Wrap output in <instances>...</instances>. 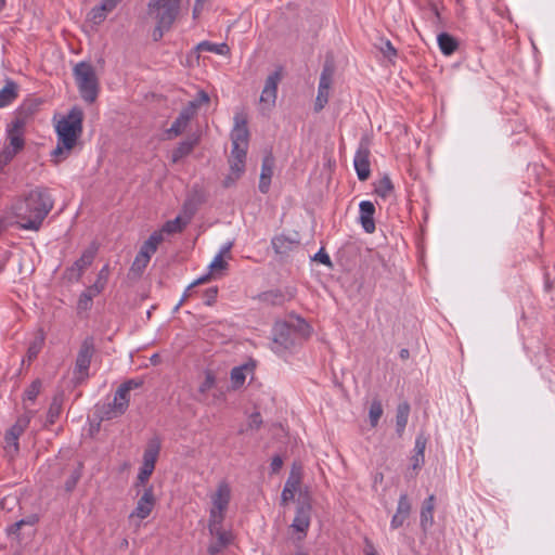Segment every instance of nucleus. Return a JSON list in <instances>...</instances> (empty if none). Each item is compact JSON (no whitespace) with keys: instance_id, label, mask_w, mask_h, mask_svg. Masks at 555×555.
<instances>
[{"instance_id":"nucleus-1","label":"nucleus","mask_w":555,"mask_h":555,"mask_svg":"<svg viewBox=\"0 0 555 555\" xmlns=\"http://www.w3.org/2000/svg\"><path fill=\"white\" fill-rule=\"evenodd\" d=\"M53 208V198L46 189L37 188L13 206L21 229L38 231Z\"/></svg>"},{"instance_id":"nucleus-2","label":"nucleus","mask_w":555,"mask_h":555,"mask_svg":"<svg viewBox=\"0 0 555 555\" xmlns=\"http://www.w3.org/2000/svg\"><path fill=\"white\" fill-rule=\"evenodd\" d=\"M83 112L80 107L74 106L63 116L55 126L57 134L56 147L52 151L51 156L55 164H60L66 159L70 151L75 147L77 140L82 133Z\"/></svg>"},{"instance_id":"nucleus-3","label":"nucleus","mask_w":555,"mask_h":555,"mask_svg":"<svg viewBox=\"0 0 555 555\" xmlns=\"http://www.w3.org/2000/svg\"><path fill=\"white\" fill-rule=\"evenodd\" d=\"M73 73L82 100L90 104L95 102L99 94V79L94 67L88 62H79Z\"/></svg>"},{"instance_id":"nucleus-4","label":"nucleus","mask_w":555,"mask_h":555,"mask_svg":"<svg viewBox=\"0 0 555 555\" xmlns=\"http://www.w3.org/2000/svg\"><path fill=\"white\" fill-rule=\"evenodd\" d=\"M94 353L95 339L93 336H87L81 341L76 356L72 379L74 386H79L89 378V369Z\"/></svg>"},{"instance_id":"nucleus-5","label":"nucleus","mask_w":555,"mask_h":555,"mask_svg":"<svg viewBox=\"0 0 555 555\" xmlns=\"http://www.w3.org/2000/svg\"><path fill=\"white\" fill-rule=\"evenodd\" d=\"M181 0H151L147 4V14L156 23L172 26L179 11Z\"/></svg>"},{"instance_id":"nucleus-6","label":"nucleus","mask_w":555,"mask_h":555,"mask_svg":"<svg viewBox=\"0 0 555 555\" xmlns=\"http://www.w3.org/2000/svg\"><path fill=\"white\" fill-rule=\"evenodd\" d=\"M211 508L208 522L222 524L231 501V488L227 481L218 483L216 491L210 496Z\"/></svg>"},{"instance_id":"nucleus-7","label":"nucleus","mask_w":555,"mask_h":555,"mask_svg":"<svg viewBox=\"0 0 555 555\" xmlns=\"http://www.w3.org/2000/svg\"><path fill=\"white\" fill-rule=\"evenodd\" d=\"M283 77V68L278 67L273 73H271L264 82V87L261 91L260 103L267 109H271L274 107L276 98H278V86Z\"/></svg>"},{"instance_id":"nucleus-8","label":"nucleus","mask_w":555,"mask_h":555,"mask_svg":"<svg viewBox=\"0 0 555 555\" xmlns=\"http://www.w3.org/2000/svg\"><path fill=\"white\" fill-rule=\"evenodd\" d=\"M248 147L233 146L229 157L231 176L227 177L223 184L225 188L231 186L245 171V160Z\"/></svg>"},{"instance_id":"nucleus-9","label":"nucleus","mask_w":555,"mask_h":555,"mask_svg":"<svg viewBox=\"0 0 555 555\" xmlns=\"http://www.w3.org/2000/svg\"><path fill=\"white\" fill-rule=\"evenodd\" d=\"M98 253V245L92 243L88 248L83 250L79 259H77L74 264L65 271V274L69 281L78 282L82 276L85 270L89 268Z\"/></svg>"},{"instance_id":"nucleus-10","label":"nucleus","mask_w":555,"mask_h":555,"mask_svg":"<svg viewBox=\"0 0 555 555\" xmlns=\"http://www.w3.org/2000/svg\"><path fill=\"white\" fill-rule=\"evenodd\" d=\"M208 529L216 540L208 545L207 552L209 555H217L231 543L232 533L224 530L222 524L208 522Z\"/></svg>"},{"instance_id":"nucleus-11","label":"nucleus","mask_w":555,"mask_h":555,"mask_svg":"<svg viewBox=\"0 0 555 555\" xmlns=\"http://www.w3.org/2000/svg\"><path fill=\"white\" fill-rule=\"evenodd\" d=\"M333 80V69L330 66H325L321 73L318 95L314 102V112H321L328 102L330 90Z\"/></svg>"},{"instance_id":"nucleus-12","label":"nucleus","mask_w":555,"mask_h":555,"mask_svg":"<svg viewBox=\"0 0 555 555\" xmlns=\"http://www.w3.org/2000/svg\"><path fill=\"white\" fill-rule=\"evenodd\" d=\"M156 505V498L154 495V488L153 486H149L144 488L143 494L140 496V499L137 502V506L130 513V518H139V519H145L149 517L154 509Z\"/></svg>"},{"instance_id":"nucleus-13","label":"nucleus","mask_w":555,"mask_h":555,"mask_svg":"<svg viewBox=\"0 0 555 555\" xmlns=\"http://www.w3.org/2000/svg\"><path fill=\"white\" fill-rule=\"evenodd\" d=\"M353 165L360 181H365L370 178L371 164L367 142L361 141L354 155Z\"/></svg>"},{"instance_id":"nucleus-14","label":"nucleus","mask_w":555,"mask_h":555,"mask_svg":"<svg viewBox=\"0 0 555 555\" xmlns=\"http://www.w3.org/2000/svg\"><path fill=\"white\" fill-rule=\"evenodd\" d=\"M198 108L197 102H189L185 107L179 113V116L172 122L171 127L167 130L168 138L180 135L186 128L189 121L195 115Z\"/></svg>"},{"instance_id":"nucleus-15","label":"nucleus","mask_w":555,"mask_h":555,"mask_svg":"<svg viewBox=\"0 0 555 555\" xmlns=\"http://www.w3.org/2000/svg\"><path fill=\"white\" fill-rule=\"evenodd\" d=\"M31 414L25 413L17 417L15 424L7 431L5 442L14 452H18V438L24 434L30 423Z\"/></svg>"},{"instance_id":"nucleus-16","label":"nucleus","mask_w":555,"mask_h":555,"mask_svg":"<svg viewBox=\"0 0 555 555\" xmlns=\"http://www.w3.org/2000/svg\"><path fill=\"white\" fill-rule=\"evenodd\" d=\"M37 109L38 104L36 103L30 102L22 104L15 112L14 118L9 125V128L24 132L26 125L33 119Z\"/></svg>"},{"instance_id":"nucleus-17","label":"nucleus","mask_w":555,"mask_h":555,"mask_svg":"<svg viewBox=\"0 0 555 555\" xmlns=\"http://www.w3.org/2000/svg\"><path fill=\"white\" fill-rule=\"evenodd\" d=\"M231 141L233 146L248 147L249 131L247 128L246 117L236 114L234 117V128L231 131Z\"/></svg>"},{"instance_id":"nucleus-18","label":"nucleus","mask_w":555,"mask_h":555,"mask_svg":"<svg viewBox=\"0 0 555 555\" xmlns=\"http://www.w3.org/2000/svg\"><path fill=\"white\" fill-rule=\"evenodd\" d=\"M122 0H102L100 5L91 9L89 20L99 25L106 18L107 13L112 12Z\"/></svg>"},{"instance_id":"nucleus-19","label":"nucleus","mask_w":555,"mask_h":555,"mask_svg":"<svg viewBox=\"0 0 555 555\" xmlns=\"http://www.w3.org/2000/svg\"><path fill=\"white\" fill-rule=\"evenodd\" d=\"M360 208V222L363 230L366 233H373L375 231V206L370 201H362L359 205Z\"/></svg>"},{"instance_id":"nucleus-20","label":"nucleus","mask_w":555,"mask_h":555,"mask_svg":"<svg viewBox=\"0 0 555 555\" xmlns=\"http://www.w3.org/2000/svg\"><path fill=\"white\" fill-rule=\"evenodd\" d=\"M411 513V503L408 494L403 493L400 495L396 514L392 516L390 526L392 529H398L408 519Z\"/></svg>"},{"instance_id":"nucleus-21","label":"nucleus","mask_w":555,"mask_h":555,"mask_svg":"<svg viewBox=\"0 0 555 555\" xmlns=\"http://www.w3.org/2000/svg\"><path fill=\"white\" fill-rule=\"evenodd\" d=\"M274 168V157L268 154L262 159L261 173L259 180V191L263 194L268 193L270 189L271 178Z\"/></svg>"},{"instance_id":"nucleus-22","label":"nucleus","mask_w":555,"mask_h":555,"mask_svg":"<svg viewBox=\"0 0 555 555\" xmlns=\"http://www.w3.org/2000/svg\"><path fill=\"white\" fill-rule=\"evenodd\" d=\"M199 137L193 134L189 137L186 140L179 143V145L171 153L172 163H178L185 156L190 155L194 147L198 144Z\"/></svg>"},{"instance_id":"nucleus-23","label":"nucleus","mask_w":555,"mask_h":555,"mask_svg":"<svg viewBox=\"0 0 555 555\" xmlns=\"http://www.w3.org/2000/svg\"><path fill=\"white\" fill-rule=\"evenodd\" d=\"M310 505H300L297 507L296 515L292 522V528L297 532L306 533L310 526Z\"/></svg>"},{"instance_id":"nucleus-24","label":"nucleus","mask_w":555,"mask_h":555,"mask_svg":"<svg viewBox=\"0 0 555 555\" xmlns=\"http://www.w3.org/2000/svg\"><path fill=\"white\" fill-rule=\"evenodd\" d=\"M300 475L299 473H295V470H292L289 477L287 478L284 489L282 491L281 501L282 504H287L288 502L293 501L295 498V493L299 489L300 486Z\"/></svg>"},{"instance_id":"nucleus-25","label":"nucleus","mask_w":555,"mask_h":555,"mask_svg":"<svg viewBox=\"0 0 555 555\" xmlns=\"http://www.w3.org/2000/svg\"><path fill=\"white\" fill-rule=\"evenodd\" d=\"M295 331L286 324H281L275 327L274 343L279 344L285 349L294 346Z\"/></svg>"},{"instance_id":"nucleus-26","label":"nucleus","mask_w":555,"mask_h":555,"mask_svg":"<svg viewBox=\"0 0 555 555\" xmlns=\"http://www.w3.org/2000/svg\"><path fill=\"white\" fill-rule=\"evenodd\" d=\"M299 242L286 235H276L272 238L271 245L279 255H287L298 246Z\"/></svg>"},{"instance_id":"nucleus-27","label":"nucleus","mask_w":555,"mask_h":555,"mask_svg":"<svg viewBox=\"0 0 555 555\" xmlns=\"http://www.w3.org/2000/svg\"><path fill=\"white\" fill-rule=\"evenodd\" d=\"M435 501L436 498L431 494L423 503L421 509V527L424 530H427L434 524Z\"/></svg>"},{"instance_id":"nucleus-28","label":"nucleus","mask_w":555,"mask_h":555,"mask_svg":"<svg viewBox=\"0 0 555 555\" xmlns=\"http://www.w3.org/2000/svg\"><path fill=\"white\" fill-rule=\"evenodd\" d=\"M160 451V440L155 437L150 439L143 453V464L155 467Z\"/></svg>"},{"instance_id":"nucleus-29","label":"nucleus","mask_w":555,"mask_h":555,"mask_svg":"<svg viewBox=\"0 0 555 555\" xmlns=\"http://www.w3.org/2000/svg\"><path fill=\"white\" fill-rule=\"evenodd\" d=\"M437 40L439 49L444 55H452L459 48L457 40L448 33L439 34Z\"/></svg>"},{"instance_id":"nucleus-30","label":"nucleus","mask_w":555,"mask_h":555,"mask_svg":"<svg viewBox=\"0 0 555 555\" xmlns=\"http://www.w3.org/2000/svg\"><path fill=\"white\" fill-rule=\"evenodd\" d=\"M18 95L17 85L13 80H7L0 90V108L10 105Z\"/></svg>"},{"instance_id":"nucleus-31","label":"nucleus","mask_w":555,"mask_h":555,"mask_svg":"<svg viewBox=\"0 0 555 555\" xmlns=\"http://www.w3.org/2000/svg\"><path fill=\"white\" fill-rule=\"evenodd\" d=\"M410 414V404L404 401L398 404L397 414H396V430L399 436H401L405 429L408 424Z\"/></svg>"},{"instance_id":"nucleus-32","label":"nucleus","mask_w":555,"mask_h":555,"mask_svg":"<svg viewBox=\"0 0 555 555\" xmlns=\"http://www.w3.org/2000/svg\"><path fill=\"white\" fill-rule=\"evenodd\" d=\"M164 241L162 231L153 232L150 237L141 246L140 251H145L149 257L156 253L158 245Z\"/></svg>"},{"instance_id":"nucleus-33","label":"nucleus","mask_w":555,"mask_h":555,"mask_svg":"<svg viewBox=\"0 0 555 555\" xmlns=\"http://www.w3.org/2000/svg\"><path fill=\"white\" fill-rule=\"evenodd\" d=\"M197 51H206L212 52L219 55H228L230 53V48L227 43H214L210 41H202L196 46Z\"/></svg>"},{"instance_id":"nucleus-34","label":"nucleus","mask_w":555,"mask_h":555,"mask_svg":"<svg viewBox=\"0 0 555 555\" xmlns=\"http://www.w3.org/2000/svg\"><path fill=\"white\" fill-rule=\"evenodd\" d=\"M109 272L111 270L108 264H105L99 271L95 282L89 287L91 289V293L99 295L104 291L109 278Z\"/></svg>"},{"instance_id":"nucleus-35","label":"nucleus","mask_w":555,"mask_h":555,"mask_svg":"<svg viewBox=\"0 0 555 555\" xmlns=\"http://www.w3.org/2000/svg\"><path fill=\"white\" fill-rule=\"evenodd\" d=\"M129 402V396L126 392H124V390L117 388L114 395L113 402H111V404H113V406L116 409L118 413H121L124 415L128 410Z\"/></svg>"},{"instance_id":"nucleus-36","label":"nucleus","mask_w":555,"mask_h":555,"mask_svg":"<svg viewBox=\"0 0 555 555\" xmlns=\"http://www.w3.org/2000/svg\"><path fill=\"white\" fill-rule=\"evenodd\" d=\"M150 260H151V257H149L145 254V251H139L132 262L130 272L137 276H140L143 273V271L145 270V268L147 267Z\"/></svg>"},{"instance_id":"nucleus-37","label":"nucleus","mask_w":555,"mask_h":555,"mask_svg":"<svg viewBox=\"0 0 555 555\" xmlns=\"http://www.w3.org/2000/svg\"><path fill=\"white\" fill-rule=\"evenodd\" d=\"M189 220H182L180 216L176 217L173 220L167 221L162 228V234H175L180 233L186 227Z\"/></svg>"},{"instance_id":"nucleus-38","label":"nucleus","mask_w":555,"mask_h":555,"mask_svg":"<svg viewBox=\"0 0 555 555\" xmlns=\"http://www.w3.org/2000/svg\"><path fill=\"white\" fill-rule=\"evenodd\" d=\"M8 139L10 141L8 146H10L11 150H14L16 153L23 150L25 145L23 131L13 130L8 127Z\"/></svg>"},{"instance_id":"nucleus-39","label":"nucleus","mask_w":555,"mask_h":555,"mask_svg":"<svg viewBox=\"0 0 555 555\" xmlns=\"http://www.w3.org/2000/svg\"><path fill=\"white\" fill-rule=\"evenodd\" d=\"M246 370H247L246 365L235 366L232 369L231 374H230V379H231L232 387L234 389L240 388L245 383V379H246L245 371Z\"/></svg>"},{"instance_id":"nucleus-40","label":"nucleus","mask_w":555,"mask_h":555,"mask_svg":"<svg viewBox=\"0 0 555 555\" xmlns=\"http://www.w3.org/2000/svg\"><path fill=\"white\" fill-rule=\"evenodd\" d=\"M393 185L388 176H384L375 186V192L378 196L386 198L392 192Z\"/></svg>"},{"instance_id":"nucleus-41","label":"nucleus","mask_w":555,"mask_h":555,"mask_svg":"<svg viewBox=\"0 0 555 555\" xmlns=\"http://www.w3.org/2000/svg\"><path fill=\"white\" fill-rule=\"evenodd\" d=\"M383 415V405L378 399H374L371 403L369 417L372 427H376L379 418Z\"/></svg>"},{"instance_id":"nucleus-42","label":"nucleus","mask_w":555,"mask_h":555,"mask_svg":"<svg viewBox=\"0 0 555 555\" xmlns=\"http://www.w3.org/2000/svg\"><path fill=\"white\" fill-rule=\"evenodd\" d=\"M154 469H155V467L145 465L142 463V466L140 467V470H139V474H138V477H137V480H135L133 487L134 488L145 487L150 477L152 476Z\"/></svg>"},{"instance_id":"nucleus-43","label":"nucleus","mask_w":555,"mask_h":555,"mask_svg":"<svg viewBox=\"0 0 555 555\" xmlns=\"http://www.w3.org/2000/svg\"><path fill=\"white\" fill-rule=\"evenodd\" d=\"M121 413H118L116 409L111 403L103 404L99 409V417L101 421H111L121 416Z\"/></svg>"},{"instance_id":"nucleus-44","label":"nucleus","mask_w":555,"mask_h":555,"mask_svg":"<svg viewBox=\"0 0 555 555\" xmlns=\"http://www.w3.org/2000/svg\"><path fill=\"white\" fill-rule=\"evenodd\" d=\"M231 247H232V244L230 243L229 245L224 246L222 248V250L214 258V260L211 261V263L209 266L211 271H218V270L225 269L227 262L223 259V254L229 253Z\"/></svg>"},{"instance_id":"nucleus-45","label":"nucleus","mask_w":555,"mask_h":555,"mask_svg":"<svg viewBox=\"0 0 555 555\" xmlns=\"http://www.w3.org/2000/svg\"><path fill=\"white\" fill-rule=\"evenodd\" d=\"M96 296V294L91 293V289L88 288L86 292H83L78 299L77 302V309L79 311H86L89 310L92 307V299Z\"/></svg>"},{"instance_id":"nucleus-46","label":"nucleus","mask_w":555,"mask_h":555,"mask_svg":"<svg viewBox=\"0 0 555 555\" xmlns=\"http://www.w3.org/2000/svg\"><path fill=\"white\" fill-rule=\"evenodd\" d=\"M42 346H43V337L36 338L29 345V347L27 349V354H26V359H27L28 363H30L31 361H34L37 358V356L39 354V352L42 349Z\"/></svg>"},{"instance_id":"nucleus-47","label":"nucleus","mask_w":555,"mask_h":555,"mask_svg":"<svg viewBox=\"0 0 555 555\" xmlns=\"http://www.w3.org/2000/svg\"><path fill=\"white\" fill-rule=\"evenodd\" d=\"M38 518L36 516H33L30 517L28 520L26 519H21L14 524H12L8 529H7V532L9 535L11 534H15V535H18L20 534V530L21 528L24 526V525H35L37 522Z\"/></svg>"},{"instance_id":"nucleus-48","label":"nucleus","mask_w":555,"mask_h":555,"mask_svg":"<svg viewBox=\"0 0 555 555\" xmlns=\"http://www.w3.org/2000/svg\"><path fill=\"white\" fill-rule=\"evenodd\" d=\"M41 390V380L35 379L25 390V399L34 401Z\"/></svg>"},{"instance_id":"nucleus-49","label":"nucleus","mask_w":555,"mask_h":555,"mask_svg":"<svg viewBox=\"0 0 555 555\" xmlns=\"http://www.w3.org/2000/svg\"><path fill=\"white\" fill-rule=\"evenodd\" d=\"M215 383H216L215 375L212 374V372L207 371L205 373L204 380L202 382V384L198 387V391L201 393H206L208 390H210L215 386Z\"/></svg>"},{"instance_id":"nucleus-50","label":"nucleus","mask_w":555,"mask_h":555,"mask_svg":"<svg viewBox=\"0 0 555 555\" xmlns=\"http://www.w3.org/2000/svg\"><path fill=\"white\" fill-rule=\"evenodd\" d=\"M17 153L11 150L10 146H5L0 152V171L14 158Z\"/></svg>"},{"instance_id":"nucleus-51","label":"nucleus","mask_w":555,"mask_h":555,"mask_svg":"<svg viewBox=\"0 0 555 555\" xmlns=\"http://www.w3.org/2000/svg\"><path fill=\"white\" fill-rule=\"evenodd\" d=\"M80 476H81L80 472L75 470V472H74V473H73V474L67 478V480L65 481V490H66L67 492H72V491L76 488V486H77V483H78V481H79V479H80Z\"/></svg>"},{"instance_id":"nucleus-52","label":"nucleus","mask_w":555,"mask_h":555,"mask_svg":"<svg viewBox=\"0 0 555 555\" xmlns=\"http://www.w3.org/2000/svg\"><path fill=\"white\" fill-rule=\"evenodd\" d=\"M262 298L264 301H269L273 305H282L284 302V296L274 292L264 293Z\"/></svg>"},{"instance_id":"nucleus-53","label":"nucleus","mask_w":555,"mask_h":555,"mask_svg":"<svg viewBox=\"0 0 555 555\" xmlns=\"http://www.w3.org/2000/svg\"><path fill=\"white\" fill-rule=\"evenodd\" d=\"M142 384V380L128 379L125 383H122L118 388L124 390V392H126L129 396L130 390L141 387Z\"/></svg>"},{"instance_id":"nucleus-54","label":"nucleus","mask_w":555,"mask_h":555,"mask_svg":"<svg viewBox=\"0 0 555 555\" xmlns=\"http://www.w3.org/2000/svg\"><path fill=\"white\" fill-rule=\"evenodd\" d=\"M218 288L217 287H210L206 289L204 294V302L206 306H212L217 299Z\"/></svg>"},{"instance_id":"nucleus-55","label":"nucleus","mask_w":555,"mask_h":555,"mask_svg":"<svg viewBox=\"0 0 555 555\" xmlns=\"http://www.w3.org/2000/svg\"><path fill=\"white\" fill-rule=\"evenodd\" d=\"M426 444H427V439L423 435L417 436L415 439V447H414L415 454L424 455Z\"/></svg>"},{"instance_id":"nucleus-56","label":"nucleus","mask_w":555,"mask_h":555,"mask_svg":"<svg viewBox=\"0 0 555 555\" xmlns=\"http://www.w3.org/2000/svg\"><path fill=\"white\" fill-rule=\"evenodd\" d=\"M262 424V417L259 412H255L249 416L248 427L250 429H259Z\"/></svg>"},{"instance_id":"nucleus-57","label":"nucleus","mask_w":555,"mask_h":555,"mask_svg":"<svg viewBox=\"0 0 555 555\" xmlns=\"http://www.w3.org/2000/svg\"><path fill=\"white\" fill-rule=\"evenodd\" d=\"M171 26H166V25H162V24H156L154 30H153V39L155 41H158L163 38L164 36V33L169 30Z\"/></svg>"},{"instance_id":"nucleus-58","label":"nucleus","mask_w":555,"mask_h":555,"mask_svg":"<svg viewBox=\"0 0 555 555\" xmlns=\"http://www.w3.org/2000/svg\"><path fill=\"white\" fill-rule=\"evenodd\" d=\"M383 54L387 57H393L397 55V50L393 48L390 41H385L384 47L380 48Z\"/></svg>"},{"instance_id":"nucleus-59","label":"nucleus","mask_w":555,"mask_h":555,"mask_svg":"<svg viewBox=\"0 0 555 555\" xmlns=\"http://www.w3.org/2000/svg\"><path fill=\"white\" fill-rule=\"evenodd\" d=\"M314 260L325 264V266H332V261L330 256L323 250L320 249L313 257Z\"/></svg>"},{"instance_id":"nucleus-60","label":"nucleus","mask_w":555,"mask_h":555,"mask_svg":"<svg viewBox=\"0 0 555 555\" xmlns=\"http://www.w3.org/2000/svg\"><path fill=\"white\" fill-rule=\"evenodd\" d=\"M60 412H61V405L57 404L56 402H53L50 408H49V411H48V417L50 420L51 423L54 422V420L56 417H59L60 415Z\"/></svg>"},{"instance_id":"nucleus-61","label":"nucleus","mask_w":555,"mask_h":555,"mask_svg":"<svg viewBox=\"0 0 555 555\" xmlns=\"http://www.w3.org/2000/svg\"><path fill=\"white\" fill-rule=\"evenodd\" d=\"M282 465H283V460L280 455H275L272 457L271 465H270L272 473H278L282 468Z\"/></svg>"},{"instance_id":"nucleus-62","label":"nucleus","mask_w":555,"mask_h":555,"mask_svg":"<svg viewBox=\"0 0 555 555\" xmlns=\"http://www.w3.org/2000/svg\"><path fill=\"white\" fill-rule=\"evenodd\" d=\"M209 101H210V99H209V95L207 94V92H205L204 90H201L197 93V98L193 102H197L198 107H199L202 104L209 103Z\"/></svg>"},{"instance_id":"nucleus-63","label":"nucleus","mask_w":555,"mask_h":555,"mask_svg":"<svg viewBox=\"0 0 555 555\" xmlns=\"http://www.w3.org/2000/svg\"><path fill=\"white\" fill-rule=\"evenodd\" d=\"M425 460H424V455L422 454H414L412 456V467L413 469H418L423 466Z\"/></svg>"},{"instance_id":"nucleus-64","label":"nucleus","mask_w":555,"mask_h":555,"mask_svg":"<svg viewBox=\"0 0 555 555\" xmlns=\"http://www.w3.org/2000/svg\"><path fill=\"white\" fill-rule=\"evenodd\" d=\"M193 287H190V285L188 286V288L185 289V292L183 293L180 301L177 304V306L175 307V311L179 310V308L185 302V300L191 296V289Z\"/></svg>"}]
</instances>
